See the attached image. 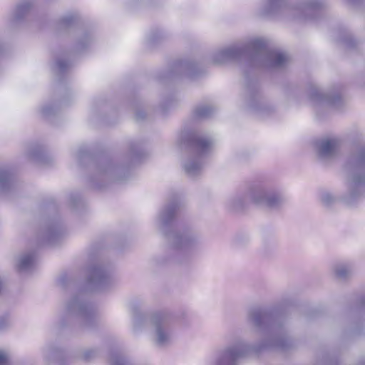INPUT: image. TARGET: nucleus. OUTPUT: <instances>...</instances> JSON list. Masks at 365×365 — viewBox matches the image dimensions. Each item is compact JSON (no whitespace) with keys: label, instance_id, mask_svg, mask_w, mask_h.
<instances>
[{"label":"nucleus","instance_id":"f257e3e1","mask_svg":"<svg viewBox=\"0 0 365 365\" xmlns=\"http://www.w3.org/2000/svg\"><path fill=\"white\" fill-rule=\"evenodd\" d=\"M248 319L265 335L264 341L252 346L240 341L237 344L219 351L210 365H237V361L252 353L264 349H285L289 346L285 329L280 317L261 309H252L248 312Z\"/></svg>","mask_w":365,"mask_h":365},{"label":"nucleus","instance_id":"f03ea898","mask_svg":"<svg viewBox=\"0 0 365 365\" xmlns=\"http://www.w3.org/2000/svg\"><path fill=\"white\" fill-rule=\"evenodd\" d=\"M245 55L249 56L252 66L264 69L282 68L289 61L285 52L270 48L262 38H255L247 43H236L219 49L213 53L212 61L221 64Z\"/></svg>","mask_w":365,"mask_h":365},{"label":"nucleus","instance_id":"7ed1b4c3","mask_svg":"<svg viewBox=\"0 0 365 365\" xmlns=\"http://www.w3.org/2000/svg\"><path fill=\"white\" fill-rule=\"evenodd\" d=\"M177 207L176 202H171L162 209L158 217V227L168 237L170 246V252L173 255L172 260L175 263L182 264L196 250L200 240L199 236L193 232L185 231L180 233L171 229Z\"/></svg>","mask_w":365,"mask_h":365},{"label":"nucleus","instance_id":"20e7f679","mask_svg":"<svg viewBox=\"0 0 365 365\" xmlns=\"http://www.w3.org/2000/svg\"><path fill=\"white\" fill-rule=\"evenodd\" d=\"M287 202L283 192L266 180L253 182L244 193L237 194L229 200V206L235 210H240L249 204L272 210L281 208Z\"/></svg>","mask_w":365,"mask_h":365},{"label":"nucleus","instance_id":"39448f33","mask_svg":"<svg viewBox=\"0 0 365 365\" xmlns=\"http://www.w3.org/2000/svg\"><path fill=\"white\" fill-rule=\"evenodd\" d=\"M346 191L341 200L352 205L365 196V145L355 149L344 165Z\"/></svg>","mask_w":365,"mask_h":365},{"label":"nucleus","instance_id":"423d86ee","mask_svg":"<svg viewBox=\"0 0 365 365\" xmlns=\"http://www.w3.org/2000/svg\"><path fill=\"white\" fill-rule=\"evenodd\" d=\"M323 0H301L292 5L286 0H266L259 9L262 16H282L299 21L314 20L319 15Z\"/></svg>","mask_w":365,"mask_h":365},{"label":"nucleus","instance_id":"0eeeda50","mask_svg":"<svg viewBox=\"0 0 365 365\" xmlns=\"http://www.w3.org/2000/svg\"><path fill=\"white\" fill-rule=\"evenodd\" d=\"M181 148L188 149L190 154L182 163L183 169L190 178L200 175L203 170V158L210 150L213 141L194 130H183L178 138Z\"/></svg>","mask_w":365,"mask_h":365},{"label":"nucleus","instance_id":"6e6552de","mask_svg":"<svg viewBox=\"0 0 365 365\" xmlns=\"http://www.w3.org/2000/svg\"><path fill=\"white\" fill-rule=\"evenodd\" d=\"M96 319V308L88 302L84 293H78L69 297L63 303L58 317L60 326L78 321L85 327H91Z\"/></svg>","mask_w":365,"mask_h":365},{"label":"nucleus","instance_id":"1a4fd4ad","mask_svg":"<svg viewBox=\"0 0 365 365\" xmlns=\"http://www.w3.org/2000/svg\"><path fill=\"white\" fill-rule=\"evenodd\" d=\"M125 172L127 171L125 168L115 166L108 160H102L97 165L95 173L91 178V182L93 187L100 189L108 182L123 181Z\"/></svg>","mask_w":365,"mask_h":365},{"label":"nucleus","instance_id":"9d476101","mask_svg":"<svg viewBox=\"0 0 365 365\" xmlns=\"http://www.w3.org/2000/svg\"><path fill=\"white\" fill-rule=\"evenodd\" d=\"M150 322L153 327V339L155 344L161 347L170 345L174 340V329L168 317L162 314H155Z\"/></svg>","mask_w":365,"mask_h":365},{"label":"nucleus","instance_id":"9b49d317","mask_svg":"<svg viewBox=\"0 0 365 365\" xmlns=\"http://www.w3.org/2000/svg\"><path fill=\"white\" fill-rule=\"evenodd\" d=\"M87 283L90 289L106 291L115 284V278L108 267L95 266L90 270Z\"/></svg>","mask_w":365,"mask_h":365},{"label":"nucleus","instance_id":"f8f14e48","mask_svg":"<svg viewBox=\"0 0 365 365\" xmlns=\"http://www.w3.org/2000/svg\"><path fill=\"white\" fill-rule=\"evenodd\" d=\"M309 97L317 112L322 108L339 109L344 104L339 93H323L317 86L310 87Z\"/></svg>","mask_w":365,"mask_h":365},{"label":"nucleus","instance_id":"ddd939ff","mask_svg":"<svg viewBox=\"0 0 365 365\" xmlns=\"http://www.w3.org/2000/svg\"><path fill=\"white\" fill-rule=\"evenodd\" d=\"M245 99L247 106L259 115L269 114L273 110L270 106L261 101L256 85H249L246 87Z\"/></svg>","mask_w":365,"mask_h":365},{"label":"nucleus","instance_id":"4468645a","mask_svg":"<svg viewBox=\"0 0 365 365\" xmlns=\"http://www.w3.org/2000/svg\"><path fill=\"white\" fill-rule=\"evenodd\" d=\"M316 152L319 159L331 160L336 157L340 151L341 142L336 138H324L316 143Z\"/></svg>","mask_w":365,"mask_h":365},{"label":"nucleus","instance_id":"2eb2a0df","mask_svg":"<svg viewBox=\"0 0 365 365\" xmlns=\"http://www.w3.org/2000/svg\"><path fill=\"white\" fill-rule=\"evenodd\" d=\"M33 6V0H21L9 16L10 23L14 25L21 22Z\"/></svg>","mask_w":365,"mask_h":365},{"label":"nucleus","instance_id":"dca6fc26","mask_svg":"<svg viewBox=\"0 0 365 365\" xmlns=\"http://www.w3.org/2000/svg\"><path fill=\"white\" fill-rule=\"evenodd\" d=\"M36 254L34 251H29L21 253L16 261V268L20 272L31 271L36 263Z\"/></svg>","mask_w":365,"mask_h":365},{"label":"nucleus","instance_id":"f3484780","mask_svg":"<svg viewBox=\"0 0 365 365\" xmlns=\"http://www.w3.org/2000/svg\"><path fill=\"white\" fill-rule=\"evenodd\" d=\"M93 36L89 31L80 29L77 33L76 48L78 50H83L93 41Z\"/></svg>","mask_w":365,"mask_h":365},{"label":"nucleus","instance_id":"a211bd4d","mask_svg":"<svg viewBox=\"0 0 365 365\" xmlns=\"http://www.w3.org/2000/svg\"><path fill=\"white\" fill-rule=\"evenodd\" d=\"M353 271V267L349 263H340L334 267V274L339 279H347L352 274Z\"/></svg>","mask_w":365,"mask_h":365},{"label":"nucleus","instance_id":"6ab92c4d","mask_svg":"<svg viewBox=\"0 0 365 365\" xmlns=\"http://www.w3.org/2000/svg\"><path fill=\"white\" fill-rule=\"evenodd\" d=\"M12 186V178L10 172L6 169H0V192H6Z\"/></svg>","mask_w":365,"mask_h":365},{"label":"nucleus","instance_id":"aec40b11","mask_svg":"<svg viewBox=\"0 0 365 365\" xmlns=\"http://www.w3.org/2000/svg\"><path fill=\"white\" fill-rule=\"evenodd\" d=\"M60 235L59 229L56 226H49L42 234L43 242L53 244L55 240Z\"/></svg>","mask_w":365,"mask_h":365},{"label":"nucleus","instance_id":"412c9836","mask_svg":"<svg viewBox=\"0 0 365 365\" xmlns=\"http://www.w3.org/2000/svg\"><path fill=\"white\" fill-rule=\"evenodd\" d=\"M215 112V108L210 105H201L194 110V115L197 118H206L212 116Z\"/></svg>","mask_w":365,"mask_h":365},{"label":"nucleus","instance_id":"4be33fe9","mask_svg":"<svg viewBox=\"0 0 365 365\" xmlns=\"http://www.w3.org/2000/svg\"><path fill=\"white\" fill-rule=\"evenodd\" d=\"M28 156L33 160L43 163L45 158V152L39 145H32L27 151Z\"/></svg>","mask_w":365,"mask_h":365},{"label":"nucleus","instance_id":"5701e85b","mask_svg":"<svg viewBox=\"0 0 365 365\" xmlns=\"http://www.w3.org/2000/svg\"><path fill=\"white\" fill-rule=\"evenodd\" d=\"M77 16L75 14H68L59 20V26L62 29L72 27L76 22Z\"/></svg>","mask_w":365,"mask_h":365},{"label":"nucleus","instance_id":"b1692460","mask_svg":"<svg viewBox=\"0 0 365 365\" xmlns=\"http://www.w3.org/2000/svg\"><path fill=\"white\" fill-rule=\"evenodd\" d=\"M71 63L62 58H58L56 61L54 70L58 75L65 73L70 68Z\"/></svg>","mask_w":365,"mask_h":365},{"label":"nucleus","instance_id":"393cba45","mask_svg":"<svg viewBox=\"0 0 365 365\" xmlns=\"http://www.w3.org/2000/svg\"><path fill=\"white\" fill-rule=\"evenodd\" d=\"M185 74L190 78H194L197 71V65L192 62H185L180 66Z\"/></svg>","mask_w":365,"mask_h":365},{"label":"nucleus","instance_id":"a878e982","mask_svg":"<svg viewBox=\"0 0 365 365\" xmlns=\"http://www.w3.org/2000/svg\"><path fill=\"white\" fill-rule=\"evenodd\" d=\"M110 365H128V361L125 356L119 352H113L110 356Z\"/></svg>","mask_w":365,"mask_h":365},{"label":"nucleus","instance_id":"bb28decb","mask_svg":"<svg viewBox=\"0 0 365 365\" xmlns=\"http://www.w3.org/2000/svg\"><path fill=\"white\" fill-rule=\"evenodd\" d=\"M320 200L325 206H330L336 202V197L329 191H324L321 193Z\"/></svg>","mask_w":365,"mask_h":365},{"label":"nucleus","instance_id":"cd10ccee","mask_svg":"<svg viewBox=\"0 0 365 365\" xmlns=\"http://www.w3.org/2000/svg\"><path fill=\"white\" fill-rule=\"evenodd\" d=\"M130 154L133 160L139 158L143 155L141 146L137 143H133L130 147Z\"/></svg>","mask_w":365,"mask_h":365},{"label":"nucleus","instance_id":"c85d7f7f","mask_svg":"<svg viewBox=\"0 0 365 365\" xmlns=\"http://www.w3.org/2000/svg\"><path fill=\"white\" fill-rule=\"evenodd\" d=\"M339 41L347 48H351L355 46L356 42L349 34H344L340 37Z\"/></svg>","mask_w":365,"mask_h":365},{"label":"nucleus","instance_id":"c756f323","mask_svg":"<svg viewBox=\"0 0 365 365\" xmlns=\"http://www.w3.org/2000/svg\"><path fill=\"white\" fill-rule=\"evenodd\" d=\"M56 113V109L53 105H45L41 108V114L44 118H50Z\"/></svg>","mask_w":365,"mask_h":365},{"label":"nucleus","instance_id":"7c9ffc66","mask_svg":"<svg viewBox=\"0 0 365 365\" xmlns=\"http://www.w3.org/2000/svg\"><path fill=\"white\" fill-rule=\"evenodd\" d=\"M11 324V319L9 315L0 317V331L4 330Z\"/></svg>","mask_w":365,"mask_h":365},{"label":"nucleus","instance_id":"2f4dec72","mask_svg":"<svg viewBox=\"0 0 365 365\" xmlns=\"http://www.w3.org/2000/svg\"><path fill=\"white\" fill-rule=\"evenodd\" d=\"M96 352L93 349H88L83 352V357L85 359H90L96 355Z\"/></svg>","mask_w":365,"mask_h":365},{"label":"nucleus","instance_id":"473e14b6","mask_svg":"<svg viewBox=\"0 0 365 365\" xmlns=\"http://www.w3.org/2000/svg\"><path fill=\"white\" fill-rule=\"evenodd\" d=\"M8 360L7 354L3 351H0V365H7Z\"/></svg>","mask_w":365,"mask_h":365},{"label":"nucleus","instance_id":"72a5a7b5","mask_svg":"<svg viewBox=\"0 0 365 365\" xmlns=\"http://www.w3.org/2000/svg\"><path fill=\"white\" fill-rule=\"evenodd\" d=\"M141 321L143 323H146V324L148 323V319H144L142 317L138 316V317H135L134 319V325L138 326Z\"/></svg>","mask_w":365,"mask_h":365},{"label":"nucleus","instance_id":"f704fd0d","mask_svg":"<svg viewBox=\"0 0 365 365\" xmlns=\"http://www.w3.org/2000/svg\"><path fill=\"white\" fill-rule=\"evenodd\" d=\"M45 354L46 357L49 356L50 355L56 356L58 354V351L56 349H49L46 351Z\"/></svg>","mask_w":365,"mask_h":365},{"label":"nucleus","instance_id":"c9c22d12","mask_svg":"<svg viewBox=\"0 0 365 365\" xmlns=\"http://www.w3.org/2000/svg\"><path fill=\"white\" fill-rule=\"evenodd\" d=\"M145 116V113L143 110H138L135 114V117L138 120H143Z\"/></svg>","mask_w":365,"mask_h":365},{"label":"nucleus","instance_id":"e433bc0d","mask_svg":"<svg viewBox=\"0 0 365 365\" xmlns=\"http://www.w3.org/2000/svg\"><path fill=\"white\" fill-rule=\"evenodd\" d=\"M87 153H83L82 150H79L77 155H76V158H78V160H81V159L84 156V155H86Z\"/></svg>","mask_w":365,"mask_h":365}]
</instances>
